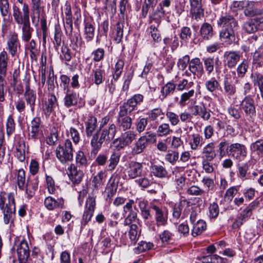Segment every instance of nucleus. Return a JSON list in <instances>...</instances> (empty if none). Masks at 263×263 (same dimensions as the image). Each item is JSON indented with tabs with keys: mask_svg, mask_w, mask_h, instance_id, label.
Returning <instances> with one entry per match:
<instances>
[{
	"mask_svg": "<svg viewBox=\"0 0 263 263\" xmlns=\"http://www.w3.org/2000/svg\"><path fill=\"white\" fill-rule=\"evenodd\" d=\"M143 99L142 95L135 94L120 106L117 122L120 130L125 131L130 128L132 119L128 115L136 109L137 105L143 101Z\"/></svg>",
	"mask_w": 263,
	"mask_h": 263,
	"instance_id": "f257e3e1",
	"label": "nucleus"
},
{
	"mask_svg": "<svg viewBox=\"0 0 263 263\" xmlns=\"http://www.w3.org/2000/svg\"><path fill=\"white\" fill-rule=\"evenodd\" d=\"M218 147L221 157L223 156L226 152L229 156L241 162L244 161L247 156V146L242 143L235 142L229 144L226 140H223L219 143Z\"/></svg>",
	"mask_w": 263,
	"mask_h": 263,
	"instance_id": "f03ea898",
	"label": "nucleus"
},
{
	"mask_svg": "<svg viewBox=\"0 0 263 263\" xmlns=\"http://www.w3.org/2000/svg\"><path fill=\"white\" fill-rule=\"evenodd\" d=\"M73 151L72 144L70 139H66L63 145H59L55 149L58 159L62 164H66L73 160Z\"/></svg>",
	"mask_w": 263,
	"mask_h": 263,
	"instance_id": "7ed1b4c3",
	"label": "nucleus"
},
{
	"mask_svg": "<svg viewBox=\"0 0 263 263\" xmlns=\"http://www.w3.org/2000/svg\"><path fill=\"white\" fill-rule=\"evenodd\" d=\"M240 109L243 112L248 119H253L256 116V111L255 102L251 96H246L240 102Z\"/></svg>",
	"mask_w": 263,
	"mask_h": 263,
	"instance_id": "20e7f679",
	"label": "nucleus"
},
{
	"mask_svg": "<svg viewBox=\"0 0 263 263\" xmlns=\"http://www.w3.org/2000/svg\"><path fill=\"white\" fill-rule=\"evenodd\" d=\"M43 125L40 117L33 118L28 125V137L34 141L40 139L43 135Z\"/></svg>",
	"mask_w": 263,
	"mask_h": 263,
	"instance_id": "39448f33",
	"label": "nucleus"
},
{
	"mask_svg": "<svg viewBox=\"0 0 263 263\" xmlns=\"http://www.w3.org/2000/svg\"><path fill=\"white\" fill-rule=\"evenodd\" d=\"M150 209L154 215L157 226H166L167 223L168 213L165 208L161 205L152 204Z\"/></svg>",
	"mask_w": 263,
	"mask_h": 263,
	"instance_id": "423d86ee",
	"label": "nucleus"
},
{
	"mask_svg": "<svg viewBox=\"0 0 263 263\" xmlns=\"http://www.w3.org/2000/svg\"><path fill=\"white\" fill-rule=\"evenodd\" d=\"M8 203L6 204L5 209L3 210L4 214V221L5 224H8L12 221L13 215L15 212V204L14 195L10 193L7 195Z\"/></svg>",
	"mask_w": 263,
	"mask_h": 263,
	"instance_id": "0eeeda50",
	"label": "nucleus"
},
{
	"mask_svg": "<svg viewBox=\"0 0 263 263\" xmlns=\"http://www.w3.org/2000/svg\"><path fill=\"white\" fill-rule=\"evenodd\" d=\"M96 207V198L89 196L86 200L85 210L81 220V227L85 226L91 220Z\"/></svg>",
	"mask_w": 263,
	"mask_h": 263,
	"instance_id": "6e6552de",
	"label": "nucleus"
},
{
	"mask_svg": "<svg viewBox=\"0 0 263 263\" xmlns=\"http://www.w3.org/2000/svg\"><path fill=\"white\" fill-rule=\"evenodd\" d=\"M143 166L141 163L132 161L125 170V176L129 179H134L144 175Z\"/></svg>",
	"mask_w": 263,
	"mask_h": 263,
	"instance_id": "1a4fd4ad",
	"label": "nucleus"
},
{
	"mask_svg": "<svg viewBox=\"0 0 263 263\" xmlns=\"http://www.w3.org/2000/svg\"><path fill=\"white\" fill-rule=\"evenodd\" d=\"M217 24L222 29H237L238 27L236 19L233 16L227 13L220 16Z\"/></svg>",
	"mask_w": 263,
	"mask_h": 263,
	"instance_id": "9d476101",
	"label": "nucleus"
},
{
	"mask_svg": "<svg viewBox=\"0 0 263 263\" xmlns=\"http://www.w3.org/2000/svg\"><path fill=\"white\" fill-rule=\"evenodd\" d=\"M65 17L63 19L64 27L66 35L68 37L72 36L73 32V20L71 6L69 4H66L65 8Z\"/></svg>",
	"mask_w": 263,
	"mask_h": 263,
	"instance_id": "9b49d317",
	"label": "nucleus"
},
{
	"mask_svg": "<svg viewBox=\"0 0 263 263\" xmlns=\"http://www.w3.org/2000/svg\"><path fill=\"white\" fill-rule=\"evenodd\" d=\"M224 62L229 68L235 67L240 60L241 55L239 51H228L224 53Z\"/></svg>",
	"mask_w": 263,
	"mask_h": 263,
	"instance_id": "f8f14e48",
	"label": "nucleus"
},
{
	"mask_svg": "<svg viewBox=\"0 0 263 263\" xmlns=\"http://www.w3.org/2000/svg\"><path fill=\"white\" fill-rule=\"evenodd\" d=\"M237 29H221L219 33V39L226 46L234 43L236 40Z\"/></svg>",
	"mask_w": 263,
	"mask_h": 263,
	"instance_id": "ddd939ff",
	"label": "nucleus"
},
{
	"mask_svg": "<svg viewBox=\"0 0 263 263\" xmlns=\"http://www.w3.org/2000/svg\"><path fill=\"white\" fill-rule=\"evenodd\" d=\"M190 2L192 18L197 21L201 20L204 15V10L202 8V0H190Z\"/></svg>",
	"mask_w": 263,
	"mask_h": 263,
	"instance_id": "4468645a",
	"label": "nucleus"
},
{
	"mask_svg": "<svg viewBox=\"0 0 263 263\" xmlns=\"http://www.w3.org/2000/svg\"><path fill=\"white\" fill-rule=\"evenodd\" d=\"M68 175L73 184H79L82 180L84 173L74 164H71L68 167Z\"/></svg>",
	"mask_w": 263,
	"mask_h": 263,
	"instance_id": "2eb2a0df",
	"label": "nucleus"
},
{
	"mask_svg": "<svg viewBox=\"0 0 263 263\" xmlns=\"http://www.w3.org/2000/svg\"><path fill=\"white\" fill-rule=\"evenodd\" d=\"M190 109L192 115L194 116H199L204 120H208L210 118L211 115L202 103L191 106Z\"/></svg>",
	"mask_w": 263,
	"mask_h": 263,
	"instance_id": "dca6fc26",
	"label": "nucleus"
},
{
	"mask_svg": "<svg viewBox=\"0 0 263 263\" xmlns=\"http://www.w3.org/2000/svg\"><path fill=\"white\" fill-rule=\"evenodd\" d=\"M189 69L191 73L197 77H201L204 73L202 63L198 58H195L191 60Z\"/></svg>",
	"mask_w": 263,
	"mask_h": 263,
	"instance_id": "f3484780",
	"label": "nucleus"
},
{
	"mask_svg": "<svg viewBox=\"0 0 263 263\" xmlns=\"http://www.w3.org/2000/svg\"><path fill=\"white\" fill-rule=\"evenodd\" d=\"M45 207L50 211L57 209H63L64 207V200L62 198L54 199L51 196L47 197L44 200Z\"/></svg>",
	"mask_w": 263,
	"mask_h": 263,
	"instance_id": "a211bd4d",
	"label": "nucleus"
},
{
	"mask_svg": "<svg viewBox=\"0 0 263 263\" xmlns=\"http://www.w3.org/2000/svg\"><path fill=\"white\" fill-rule=\"evenodd\" d=\"M16 252L20 261L26 260L29 256L30 251L27 242L22 240L17 246Z\"/></svg>",
	"mask_w": 263,
	"mask_h": 263,
	"instance_id": "6ab92c4d",
	"label": "nucleus"
},
{
	"mask_svg": "<svg viewBox=\"0 0 263 263\" xmlns=\"http://www.w3.org/2000/svg\"><path fill=\"white\" fill-rule=\"evenodd\" d=\"M101 135L104 138L106 142L109 143L115 137L117 133V127L114 123L110 124L108 128L101 129Z\"/></svg>",
	"mask_w": 263,
	"mask_h": 263,
	"instance_id": "aec40b11",
	"label": "nucleus"
},
{
	"mask_svg": "<svg viewBox=\"0 0 263 263\" xmlns=\"http://www.w3.org/2000/svg\"><path fill=\"white\" fill-rule=\"evenodd\" d=\"M104 142L106 141L98 132L95 133L91 140V145L93 147L92 153L97 154Z\"/></svg>",
	"mask_w": 263,
	"mask_h": 263,
	"instance_id": "412c9836",
	"label": "nucleus"
},
{
	"mask_svg": "<svg viewBox=\"0 0 263 263\" xmlns=\"http://www.w3.org/2000/svg\"><path fill=\"white\" fill-rule=\"evenodd\" d=\"M93 24L92 21H84V35L87 42L91 41L94 37L95 28Z\"/></svg>",
	"mask_w": 263,
	"mask_h": 263,
	"instance_id": "4be33fe9",
	"label": "nucleus"
},
{
	"mask_svg": "<svg viewBox=\"0 0 263 263\" xmlns=\"http://www.w3.org/2000/svg\"><path fill=\"white\" fill-rule=\"evenodd\" d=\"M200 35L204 40H210L214 35V30L212 25L208 23H203L199 30Z\"/></svg>",
	"mask_w": 263,
	"mask_h": 263,
	"instance_id": "5701e85b",
	"label": "nucleus"
},
{
	"mask_svg": "<svg viewBox=\"0 0 263 263\" xmlns=\"http://www.w3.org/2000/svg\"><path fill=\"white\" fill-rule=\"evenodd\" d=\"M79 95L75 92L67 90L64 98V105L67 107L75 106L78 104Z\"/></svg>",
	"mask_w": 263,
	"mask_h": 263,
	"instance_id": "b1692460",
	"label": "nucleus"
},
{
	"mask_svg": "<svg viewBox=\"0 0 263 263\" xmlns=\"http://www.w3.org/2000/svg\"><path fill=\"white\" fill-rule=\"evenodd\" d=\"M202 61L203 63L205 70L210 75L213 72L215 64H217L219 62V59L217 58L215 60L214 57H208L203 58Z\"/></svg>",
	"mask_w": 263,
	"mask_h": 263,
	"instance_id": "393cba45",
	"label": "nucleus"
},
{
	"mask_svg": "<svg viewBox=\"0 0 263 263\" xmlns=\"http://www.w3.org/2000/svg\"><path fill=\"white\" fill-rule=\"evenodd\" d=\"M38 187V181L36 179H28L26 184L25 191L28 198L32 197Z\"/></svg>",
	"mask_w": 263,
	"mask_h": 263,
	"instance_id": "a878e982",
	"label": "nucleus"
},
{
	"mask_svg": "<svg viewBox=\"0 0 263 263\" xmlns=\"http://www.w3.org/2000/svg\"><path fill=\"white\" fill-rule=\"evenodd\" d=\"M22 25V39L23 41L28 42L31 39L33 29L30 26V21H24Z\"/></svg>",
	"mask_w": 263,
	"mask_h": 263,
	"instance_id": "bb28decb",
	"label": "nucleus"
},
{
	"mask_svg": "<svg viewBox=\"0 0 263 263\" xmlns=\"http://www.w3.org/2000/svg\"><path fill=\"white\" fill-rule=\"evenodd\" d=\"M86 134L87 137L92 136L97 126V119L92 115H89L85 123Z\"/></svg>",
	"mask_w": 263,
	"mask_h": 263,
	"instance_id": "cd10ccee",
	"label": "nucleus"
},
{
	"mask_svg": "<svg viewBox=\"0 0 263 263\" xmlns=\"http://www.w3.org/2000/svg\"><path fill=\"white\" fill-rule=\"evenodd\" d=\"M202 153L203 155V159L213 160L216 157V153L214 150V143L211 142L206 144L203 147Z\"/></svg>",
	"mask_w": 263,
	"mask_h": 263,
	"instance_id": "c85d7f7f",
	"label": "nucleus"
},
{
	"mask_svg": "<svg viewBox=\"0 0 263 263\" xmlns=\"http://www.w3.org/2000/svg\"><path fill=\"white\" fill-rule=\"evenodd\" d=\"M17 34L14 32L10 35L7 42V49L12 55H14L15 54L17 50Z\"/></svg>",
	"mask_w": 263,
	"mask_h": 263,
	"instance_id": "c756f323",
	"label": "nucleus"
},
{
	"mask_svg": "<svg viewBox=\"0 0 263 263\" xmlns=\"http://www.w3.org/2000/svg\"><path fill=\"white\" fill-rule=\"evenodd\" d=\"M147 146L146 144L139 138L132 146L130 153L133 156L141 154Z\"/></svg>",
	"mask_w": 263,
	"mask_h": 263,
	"instance_id": "7c9ffc66",
	"label": "nucleus"
},
{
	"mask_svg": "<svg viewBox=\"0 0 263 263\" xmlns=\"http://www.w3.org/2000/svg\"><path fill=\"white\" fill-rule=\"evenodd\" d=\"M58 105L57 99L54 95H51L48 96L47 104L46 108L44 109L45 115L49 117L54 109Z\"/></svg>",
	"mask_w": 263,
	"mask_h": 263,
	"instance_id": "2f4dec72",
	"label": "nucleus"
},
{
	"mask_svg": "<svg viewBox=\"0 0 263 263\" xmlns=\"http://www.w3.org/2000/svg\"><path fill=\"white\" fill-rule=\"evenodd\" d=\"M223 89L225 94L229 98L234 96L236 93L235 85L231 83L228 78H225L223 80Z\"/></svg>",
	"mask_w": 263,
	"mask_h": 263,
	"instance_id": "473e14b6",
	"label": "nucleus"
},
{
	"mask_svg": "<svg viewBox=\"0 0 263 263\" xmlns=\"http://www.w3.org/2000/svg\"><path fill=\"white\" fill-rule=\"evenodd\" d=\"M176 87V84L172 82H168L164 85L161 90V95L159 98L161 100H163L166 97L173 93Z\"/></svg>",
	"mask_w": 263,
	"mask_h": 263,
	"instance_id": "72a5a7b5",
	"label": "nucleus"
},
{
	"mask_svg": "<svg viewBox=\"0 0 263 263\" xmlns=\"http://www.w3.org/2000/svg\"><path fill=\"white\" fill-rule=\"evenodd\" d=\"M206 228L205 222L202 220H198L193 224V229L192 230V235L195 237L201 234Z\"/></svg>",
	"mask_w": 263,
	"mask_h": 263,
	"instance_id": "f704fd0d",
	"label": "nucleus"
},
{
	"mask_svg": "<svg viewBox=\"0 0 263 263\" xmlns=\"http://www.w3.org/2000/svg\"><path fill=\"white\" fill-rule=\"evenodd\" d=\"M8 55L5 51H3L0 54V76L5 77L7 71Z\"/></svg>",
	"mask_w": 263,
	"mask_h": 263,
	"instance_id": "c9c22d12",
	"label": "nucleus"
},
{
	"mask_svg": "<svg viewBox=\"0 0 263 263\" xmlns=\"http://www.w3.org/2000/svg\"><path fill=\"white\" fill-rule=\"evenodd\" d=\"M165 11L162 8L157 7V9L154 11L153 14L149 16L150 23L155 22L157 26H159L161 22L160 19L164 17Z\"/></svg>",
	"mask_w": 263,
	"mask_h": 263,
	"instance_id": "e433bc0d",
	"label": "nucleus"
},
{
	"mask_svg": "<svg viewBox=\"0 0 263 263\" xmlns=\"http://www.w3.org/2000/svg\"><path fill=\"white\" fill-rule=\"evenodd\" d=\"M202 143L203 138L199 134H194L192 135L189 143L192 149H198L202 146Z\"/></svg>",
	"mask_w": 263,
	"mask_h": 263,
	"instance_id": "4c0bfd02",
	"label": "nucleus"
},
{
	"mask_svg": "<svg viewBox=\"0 0 263 263\" xmlns=\"http://www.w3.org/2000/svg\"><path fill=\"white\" fill-rule=\"evenodd\" d=\"M105 177V172L101 171L93 177L92 183L95 189H99L102 187Z\"/></svg>",
	"mask_w": 263,
	"mask_h": 263,
	"instance_id": "58836bf2",
	"label": "nucleus"
},
{
	"mask_svg": "<svg viewBox=\"0 0 263 263\" xmlns=\"http://www.w3.org/2000/svg\"><path fill=\"white\" fill-rule=\"evenodd\" d=\"M151 172L153 175L158 178H164L167 174L165 168L160 165H153L151 167Z\"/></svg>",
	"mask_w": 263,
	"mask_h": 263,
	"instance_id": "ea45409f",
	"label": "nucleus"
},
{
	"mask_svg": "<svg viewBox=\"0 0 263 263\" xmlns=\"http://www.w3.org/2000/svg\"><path fill=\"white\" fill-rule=\"evenodd\" d=\"M124 21H119L115 27L116 36L115 40L117 43H119L121 42L123 35V28H124Z\"/></svg>",
	"mask_w": 263,
	"mask_h": 263,
	"instance_id": "a19ab883",
	"label": "nucleus"
},
{
	"mask_svg": "<svg viewBox=\"0 0 263 263\" xmlns=\"http://www.w3.org/2000/svg\"><path fill=\"white\" fill-rule=\"evenodd\" d=\"M168 123H163L159 125L157 129V134L159 137L166 136L172 133Z\"/></svg>",
	"mask_w": 263,
	"mask_h": 263,
	"instance_id": "79ce46f5",
	"label": "nucleus"
},
{
	"mask_svg": "<svg viewBox=\"0 0 263 263\" xmlns=\"http://www.w3.org/2000/svg\"><path fill=\"white\" fill-rule=\"evenodd\" d=\"M204 85L208 91L213 92L218 89L220 84L215 78H212L205 81Z\"/></svg>",
	"mask_w": 263,
	"mask_h": 263,
	"instance_id": "37998d69",
	"label": "nucleus"
},
{
	"mask_svg": "<svg viewBox=\"0 0 263 263\" xmlns=\"http://www.w3.org/2000/svg\"><path fill=\"white\" fill-rule=\"evenodd\" d=\"M25 100L30 106L32 112L34 111L36 100V93L34 91H27L24 93Z\"/></svg>",
	"mask_w": 263,
	"mask_h": 263,
	"instance_id": "c03bdc74",
	"label": "nucleus"
},
{
	"mask_svg": "<svg viewBox=\"0 0 263 263\" xmlns=\"http://www.w3.org/2000/svg\"><path fill=\"white\" fill-rule=\"evenodd\" d=\"M250 148L259 156L263 157V139H259L252 143Z\"/></svg>",
	"mask_w": 263,
	"mask_h": 263,
	"instance_id": "a18cd8bd",
	"label": "nucleus"
},
{
	"mask_svg": "<svg viewBox=\"0 0 263 263\" xmlns=\"http://www.w3.org/2000/svg\"><path fill=\"white\" fill-rule=\"evenodd\" d=\"M76 161L78 166L81 167H85L87 166V159L84 152L79 151L76 155Z\"/></svg>",
	"mask_w": 263,
	"mask_h": 263,
	"instance_id": "49530a36",
	"label": "nucleus"
},
{
	"mask_svg": "<svg viewBox=\"0 0 263 263\" xmlns=\"http://www.w3.org/2000/svg\"><path fill=\"white\" fill-rule=\"evenodd\" d=\"M139 178V179L136 180V182L141 187L144 189L147 188L151 185L152 181L149 178V176H148L145 172H144V175H143L142 176H140Z\"/></svg>",
	"mask_w": 263,
	"mask_h": 263,
	"instance_id": "de8ad7c7",
	"label": "nucleus"
},
{
	"mask_svg": "<svg viewBox=\"0 0 263 263\" xmlns=\"http://www.w3.org/2000/svg\"><path fill=\"white\" fill-rule=\"evenodd\" d=\"M195 93L194 89H191L187 92H185L181 94L179 101V104L181 106H184L187 104V101L193 97Z\"/></svg>",
	"mask_w": 263,
	"mask_h": 263,
	"instance_id": "09e8293b",
	"label": "nucleus"
},
{
	"mask_svg": "<svg viewBox=\"0 0 263 263\" xmlns=\"http://www.w3.org/2000/svg\"><path fill=\"white\" fill-rule=\"evenodd\" d=\"M26 182L25 172L23 169H20L17 174V185L20 190L23 191Z\"/></svg>",
	"mask_w": 263,
	"mask_h": 263,
	"instance_id": "8fccbe9b",
	"label": "nucleus"
},
{
	"mask_svg": "<svg viewBox=\"0 0 263 263\" xmlns=\"http://www.w3.org/2000/svg\"><path fill=\"white\" fill-rule=\"evenodd\" d=\"M140 138L148 146L149 143H153L156 141L157 136L155 133L149 131L141 136Z\"/></svg>",
	"mask_w": 263,
	"mask_h": 263,
	"instance_id": "3c124183",
	"label": "nucleus"
},
{
	"mask_svg": "<svg viewBox=\"0 0 263 263\" xmlns=\"http://www.w3.org/2000/svg\"><path fill=\"white\" fill-rule=\"evenodd\" d=\"M120 160V155L118 153L114 152L109 159V163L108 165V170L112 171L118 165Z\"/></svg>",
	"mask_w": 263,
	"mask_h": 263,
	"instance_id": "603ef678",
	"label": "nucleus"
},
{
	"mask_svg": "<svg viewBox=\"0 0 263 263\" xmlns=\"http://www.w3.org/2000/svg\"><path fill=\"white\" fill-rule=\"evenodd\" d=\"M117 188L118 184L115 181L107 184L106 189L107 193L106 200L110 201L112 197L116 194Z\"/></svg>",
	"mask_w": 263,
	"mask_h": 263,
	"instance_id": "864d4df0",
	"label": "nucleus"
},
{
	"mask_svg": "<svg viewBox=\"0 0 263 263\" xmlns=\"http://www.w3.org/2000/svg\"><path fill=\"white\" fill-rule=\"evenodd\" d=\"M105 56V50L102 48H98L91 52V57L94 62H99L102 61Z\"/></svg>",
	"mask_w": 263,
	"mask_h": 263,
	"instance_id": "5fc2aeb1",
	"label": "nucleus"
},
{
	"mask_svg": "<svg viewBox=\"0 0 263 263\" xmlns=\"http://www.w3.org/2000/svg\"><path fill=\"white\" fill-rule=\"evenodd\" d=\"M121 136L124 139L128 145L136 139L137 134L135 131L128 130L122 134Z\"/></svg>",
	"mask_w": 263,
	"mask_h": 263,
	"instance_id": "6e6d98bb",
	"label": "nucleus"
},
{
	"mask_svg": "<svg viewBox=\"0 0 263 263\" xmlns=\"http://www.w3.org/2000/svg\"><path fill=\"white\" fill-rule=\"evenodd\" d=\"M249 65V62L248 60L243 59L242 62L238 66L236 69L238 77H244L248 70Z\"/></svg>",
	"mask_w": 263,
	"mask_h": 263,
	"instance_id": "4d7b16f0",
	"label": "nucleus"
},
{
	"mask_svg": "<svg viewBox=\"0 0 263 263\" xmlns=\"http://www.w3.org/2000/svg\"><path fill=\"white\" fill-rule=\"evenodd\" d=\"M179 159V153L175 151H168L165 155V160L172 165H174Z\"/></svg>",
	"mask_w": 263,
	"mask_h": 263,
	"instance_id": "13d9d810",
	"label": "nucleus"
},
{
	"mask_svg": "<svg viewBox=\"0 0 263 263\" xmlns=\"http://www.w3.org/2000/svg\"><path fill=\"white\" fill-rule=\"evenodd\" d=\"M15 129V124L12 116L8 117L6 122V134L9 137L12 135Z\"/></svg>",
	"mask_w": 263,
	"mask_h": 263,
	"instance_id": "bf43d9fd",
	"label": "nucleus"
},
{
	"mask_svg": "<svg viewBox=\"0 0 263 263\" xmlns=\"http://www.w3.org/2000/svg\"><path fill=\"white\" fill-rule=\"evenodd\" d=\"M124 65V61L121 59H119L115 66V72L113 78L115 80L117 81L121 76L123 68Z\"/></svg>",
	"mask_w": 263,
	"mask_h": 263,
	"instance_id": "052dcab7",
	"label": "nucleus"
},
{
	"mask_svg": "<svg viewBox=\"0 0 263 263\" xmlns=\"http://www.w3.org/2000/svg\"><path fill=\"white\" fill-rule=\"evenodd\" d=\"M13 16L16 23L18 25H21L24 22V15L22 16L19 8L15 5L13 7Z\"/></svg>",
	"mask_w": 263,
	"mask_h": 263,
	"instance_id": "680f3d73",
	"label": "nucleus"
},
{
	"mask_svg": "<svg viewBox=\"0 0 263 263\" xmlns=\"http://www.w3.org/2000/svg\"><path fill=\"white\" fill-rule=\"evenodd\" d=\"M185 201V200H183L174 204L173 208V216L174 218L178 219L180 218L183 207L182 202Z\"/></svg>",
	"mask_w": 263,
	"mask_h": 263,
	"instance_id": "e2e57ef3",
	"label": "nucleus"
},
{
	"mask_svg": "<svg viewBox=\"0 0 263 263\" xmlns=\"http://www.w3.org/2000/svg\"><path fill=\"white\" fill-rule=\"evenodd\" d=\"M148 124V118H140L136 123V130L139 133H141L145 129Z\"/></svg>",
	"mask_w": 263,
	"mask_h": 263,
	"instance_id": "0e129e2a",
	"label": "nucleus"
},
{
	"mask_svg": "<svg viewBox=\"0 0 263 263\" xmlns=\"http://www.w3.org/2000/svg\"><path fill=\"white\" fill-rule=\"evenodd\" d=\"M254 86H257L258 88L263 87V74L255 72L251 76Z\"/></svg>",
	"mask_w": 263,
	"mask_h": 263,
	"instance_id": "69168bd1",
	"label": "nucleus"
},
{
	"mask_svg": "<svg viewBox=\"0 0 263 263\" xmlns=\"http://www.w3.org/2000/svg\"><path fill=\"white\" fill-rule=\"evenodd\" d=\"M186 193L192 196H202L205 192L197 185H192L187 189Z\"/></svg>",
	"mask_w": 263,
	"mask_h": 263,
	"instance_id": "338daca9",
	"label": "nucleus"
},
{
	"mask_svg": "<svg viewBox=\"0 0 263 263\" xmlns=\"http://www.w3.org/2000/svg\"><path fill=\"white\" fill-rule=\"evenodd\" d=\"M94 72V83L99 85L102 83L103 80V73H104V70L102 69L101 68H97L96 70H93Z\"/></svg>",
	"mask_w": 263,
	"mask_h": 263,
	"instance_id": "774afa93",
	"label": "nucleus"
}]
</instances>
